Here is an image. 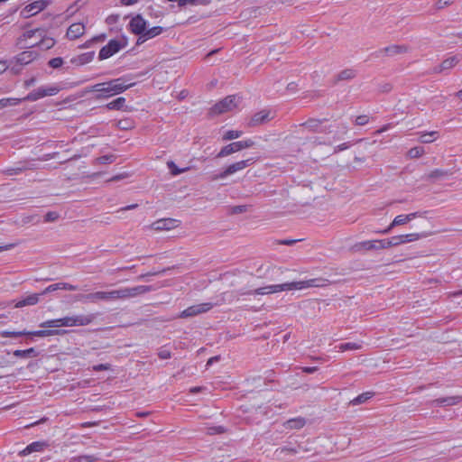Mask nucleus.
<instances>
[{"label":"nucleus","instance_id":"obj_5","mask_svg":"<svg viewBox=\"0 0 462 462\" xmlns=\"http://www.w3.org/2000/svg\"><path fill=\"white\" fill-rule=\"evenodd\" d=\"M254 144V143L251 139L232 143L230 144L224 146L217 153V158L228 156L234 152H239L246 148H250Z\"/></svg>","mask_w":462,"mask_h":462},{"label":"nucleus","instance_id":"obj_34","mask_svg":"<svg viewBox=\"0 0 462 462\" xmlns=\"http://www.w3.org/2000/svg\"><path fill=\"white\" fill-rule=\"evenodd\" d=\"M14 356L16 357H21V358L35 356L36 351L33 347L28 348L25 350H15V351H14Z\"/></svg>","mask_w":462,"mask_h":462},{"label":"nucleus","instance_id":"obj_4","mask_svg":"<svg viewBox=\"0 0 462 462\" xmlns=\"http://www.w3.org/2000/svg\"><path fill=\"white\" fill-rule=\"evenodd\" d=\"M237 99L235 95L226 97L210 108V114L218 116L234 110L237 106Z\"/></svg>","mask_w":462,"mask_h":462},{"label":"nucleus","instance_id":"obj_11","mask_svg":"<svg viewBox=\"0 0 462 462\" xmlns=\"http://www.w3.org/2000/svg\"><path fill=\"white\" fill-rule=\"evenodd\" d=\"M124 47L123 44L117 40H110L108 43L102 47L99 54L98 59L99 60H106L118 52L122 48Z\"/></svg>","mask_w":462,"mask_h":462},{"label":"nucleus","instance_id":"obj_61","mask_svg":"<svg viewBox=\"0 0 462 462\" xmlns=\"http://www.w3.org/2000/svg\"><path fill=\"white\" fill-rule=\"evenodd\" d=\"M158 356L161 359H168L171 357V353L168 350H161Z\"/></svg>","mask_w":462,"mask_h":462},{"label":"nucleus","instance_id":"obj_46","mask_svg":"<svg viewBox=\"0 0 462 462\" xmlns=\"http://www.w3.org/2000/svg\"><path fill=\"white\" fill-rule=\"evenodd\" d=\"M167 165L173 175H178L186 171V169L180 170L173 162H169Z\"/></svg>","mask_w":462,"mask_h":462},{"label":"nucleus","instance_id":"obj_14","mask_svg":"<svg viewBox=\"0 0 462 462\" xmlns=\"http://www.w3.org/2000/svg\"><path fill=\"white\" fill-rule=\"evenodd\" d=\"M129 26L132 32L141 36L146 30V22L141 15H136L131 19Z\"/></svg>","mask_w":462,"mask_h":462},{"label":"nucleus","instance_id":"obj_6","mask_svg":"<svg viewBox=\"0 0 462 462\" xmlns=\"http://www.w3.org/2000/svg\"><path fill=\"white\" fill-rule=\"evenodd\" d=\"M60 90V88L58 86L41 87L29 93L23 99L33 102L45 97L55 96Z\"/></svg>","mask_w":462,"mask_h":462},{"label":"nucleus","instance_id":"obj_18","mask_svg":"<svg viewBox=\"0 0 462 462\" xmlns=\"http://www.w3.org/2000/svg\"><path fill=\"white\" fill-rule=\"evenodd\" d=\"M462 400L461 396H448L438 398L430 402L431 406H454L459 403Z\"/></svg>","mask_w":462,"mask_h":462},{"label":"nucleus","instance_id":"obj_12","mask_svg":"<svg viewBox=\"0 0 462 462\" xmlns=\"http://www.w3.org/2000/svg\"><path fill=\"white\" fill-rule=\"evenodd\" d=\"M49 5V2L46 0H38L30 5H27L22 14L24 17H30L37 14L39 12L44 10Z\"/></svg>","mask_w":462,"mask_h":462},{"label":"nucleus","instance_id":"obj_28","mask_svg":"<svg viewBox=\"0 0 462 462\" xmlns=\"http://www.w3.org/2000/svg\"><path fill=\"white\" fill-rule=\"evenodd\" d=\"M356 71L353 69H346L337 75V80H349L356 77Z\"/></svg>","mask_w":462,"mask_h":462},{"label":"nucleus","instance_id":"obj_63","mask_svg":"<svg viewBox=\"0 0 462 462\" xmlns=\"http://www.w3.org/2000/svg\"><path fill=\"white\" fill-rule=\"evenodd\" d=\"M8 68L9 65L6 60H0V74L4 73Z\"/></svg>","mask_w":462,"mask_h":462},{"label":"nucleus","instance_id":"obj_15","mask_svg":"<svg viewBox=\"0 0 462 462\" xmlns=\"http://www.w3.org/2000/svg\"><path fill=\"white\" fill-rule=\"evenodd\" d=\"M272 118H273V116H271V111L267 110V109H263L260 112L255 113L252 116V118L249 122V125L250 126H257L260 125H263V124L269 122Z\"/></svg>","mask_w":462,"mask_h":462},{"label":"nucleus","instance_id":"obj_31","mask_svg":"<svg viewBox=\"0 0 462 462\" xmlns=\"http://www.w3.org/2000/svg\"><path fill=\"white\" fill-rule=\"evenodd\" d=\"M125 103V98L121 97L106 104V107L109 110H120L124 107Z\"/></svg>","mask_w":462,"mask_h":462},{"label":"nucleus","instance_id":"obj_45","mask_svg":"<svg viewBox=\"0 0 462 462\" xmlns=\"http://www.w3.org/2000/svg\"><path fill=\"white\" fill-rule=\"evenodd\" d=\"M420 236L417 233L402 235L404 243L417 241Z\"/></svg>","mask_w":462,"mask_h":462},{"label":"nucleus","instance_id":"obj_23","mask_svg":"<svg viewBox=\"0 0 462 462\" xmlns=\"http://www.w3.org/2000/svg\"><path fill=\"white\" fill-rule=\"evenodd\" d=\"M95 56L94 51L85 52L82 54H79L74 58L71 59V63L76 64L78 66H81L87 63H89L93 60Z\"/></svg>","mask_w":462,"mask_h":462},{"label":"nucleus","instance_id":"obj_7","mask_svg":"<svg viewBox=\"0 0 462 462\" xmlns=\"http://www.w3.org/2000/svg\"><path fill=\"white\" fill-rule=\"evenodd\" d=\"M80 300L97 302L98 300H117L116 290L110 291H95L88 294H83L79 296Z\"/></svg>","mask_w":462,"mask_h":462},{"label":"nucleus","instance_id":"obj_13","mask_svg":"<svg viewBox=\"0 0 462 462\" xmlns=\"http://www.w3.org/2000/svg\"><path fill=\"white\" fill-rule=\"evenodd\" d=\"M418 212L411 213L408 215H399L394 217L390 226L382 231L383 234H388L394 226L404 225L411 220L414 219L418 216Z\"/></svg>","mask_w":462,"mask_h":462},{"label":"nucleus","instance_id":"obj_20","mask_svg":"<svg viewBox=\"0 0 462 462\" xmlns=\"http://www.w3.org/2000/svg\"><path fill=\"white\" fill-rule=\"evenodd\" d=\"M85 32V25L81 23H72L67 31V37L75 40L82 36Z\"/></svg>","mask_w":462,"mask_h":462},{"label":"nucleus","instance_id":"obj_51","mask_svg":"<svg viewBox=\"0 0 462 462\" xmlns=\"http://www.w3.org/2000/svg\"><path fill=\"white\" fill-rule=\"evenodd\" d=\"M247 211L246 205L235 206L232 208L231 212L233 214H241Z\"/></svg>","mask_w":462,"mask_h":462},{"label":"nucleus","instance_id":"obj_41","mask_svg":"<svg viewBox=\"0 0 462 462\" xmlns=\"http://www.w3.org/2000/svg\"><path fill=\"white\" fill-rule=\"evenodd\" d=\"M437 134H438V132H436V131L425 133L420 135V140L423 143H430L433 142V139L431 137H433Z\"/></svg>","mask_w":462,"mask_h":462},{"label":"nucleus","instance_id":"obj_2","mask_svg":"<svg viewBox=\"0 0 462 462\" xmlns=\"http://www.w3.org/2000/svg\"><path fill=\"white\" fill-rule=\"evenodd\" d=\"M134 83L125 84L123 78L115 79L106 82L97 83L88 88V92H97L96 98H108L112 96L123 93L133 87Z\"/></svg>","mask_w":462,"mask_h":462},{"label":"nucleus","instance_id":"obj_37","mask_svg":"<svg viewBox=\"0 0 462 462\" xmlns=\"http://www.w3.org/2000/svg\"><path fill=\"white\" fill-rule=\"evenodd\" d=\"M424 153L423 147H413L408 151V157L411 159H415L420 157Z\"/></svg>","mask_w":462,"mask_h":462},{"label":"nucleus","instance_id":"obj_36","mask_svg":"<svg viewBox=\"0 0 462 462\" xmlns=\"http://www.w3.org/2000/svg\"><path fill=\"white\" fill-rule=\"evenodd\" d=\"M242 134H243L242 131L229 130V131L226 132L225 134L223 135V140L229 141V140L237 139L240 136H242Z\"/></svg>","mask_w":462,"mask_h":462},{"label":"nucleus","instance_id":"obj_17","mask_svg":"<svg viewBox=\"0 0 462 462\" xmlns=\"http://www.w3.org/2000/svg\"><path fill=\"white\" fill-rule=\"evenodd\" d=\"M38 57V53L32 51H25L14 57V61L20 66L30 64Z\"/></svg>","mask_w":462,"mask_h":462},{"label":"nucleus","instance_id":"obj_55","mask_svg":"<svg viewBox=\"0 0 462 462\" xmlns=\"http://www.w3.org/2000/svg\"><path fill=\"white\" fill-rule=\"evenodd\" d=\"M60 282L59 283H55V284H51L50 286H48L42 292V295L43 294H46V293H49V292H52L54 291H57V290H60Z\"/></svg>","mask_w":462,"mask_h":462},{"label":"nucleus","instance_id":"obj_56","mask_svg":"<svg viewBox=\"0 0 462 462\" xmlns=\"http://www.w3.org/2000/svg\"><path fill=\"white\" fill-rule=\"evenodd\" d=\"M171 268H168V270H170ZM167 271V269H162L161 271H157V272H150V273H144V274H141L140 276H138V280H141V279H143L144 277H147V276H154V275H157V274H160V273H163Z\"/></svg>","mask_w":462,"mask_h":462},{"label":"nucleus","instance_id":"obj_3","mask_svg":"<svg viewBox=\"0 0 462 462\" xmlns=\"http://www.w3.org/2000/svg\"><path fill=\"white\" fill-rule=\"evenodd\" d=\"M96 314H79L60 319H50L40 324L41 328H57L60 327H85L94 322Z\"/></svg>","mask_w":462,"mask_h":462},{"label":"nucleus","instance_id":"obj_57","mask_svg":"<svg viewBox=\"0 0 462 462\" xmlns=\"http://www.w3.org/2000/svg\"><path fill=\"white\" fill-rule=\"evenodd\" d=\"M60 290H66V291H77L78 290V287L75 286V285H72L70 283H67V282H60Z\"/></svg>","mask_w":462,"mask_h":462},{"label":"nucleus","instance_id":"obj_24","mask_svg":"<svg viewBox=\"0 0 462 462\" xmlns=\"http://www.w3.org/2000/svg\"><path fill=\"white\" fill-rule=\"evenodd\" d=\"M305 424H306L305 419L301 418V417H298V418L288 420L284 423V426H285L286 429L299 430V429L303 428Z\"/></svg>","mask_w":462,"mask_h":462},{"label":"nucleus","instance_id":"obj_50","mask_svg":"<svg viewBox=\"0 0 462 462\" xmlns=\"http://www.w3.org/2000/svg\"><path fill=\"white\" fill-rule=\"evenodd\" d=\"M452 4V0H438L435 4L437 9H443Z\"/></svg>","mask_w":462,"mask_h":462},{"label":"nucleus","instance_id":"obj_19","mask_svg":"<svg viewBox=\"0 0 462 462\" xmlns=\"http://www.w3.org/2000/svg\"><path fill=\"white\" fill-rule=\"evenodd\" d=\"M410 51L409 46L405 44H396L385 47L382 50L387 56H396L407 53Z\"/></svg>","mask_w":462,"mask_h":462},{"label":"nucleus","instance_id":"obj_29","mask_svg":"<svg viewBox=\"0 0 462 462\" xmlns=\"http://www.w3.org/2000/svg\"><path fill=\"white\" fill-rule=\"evenodd\" d=\"M363 346L361 343H357V342H347V343H343V344H340L338 346V349L341 351V352H344V351H355V350H360L362 349Z\"/></svg>","mask_w":462,"mask_h":462},{"label":"nucleus","instance_id":"obj_54","mask_svg":"<svg viewBox=\"0 0 462 462\" xmlns=\"http://www.w3.org/2000/svg\"><path fill=\"white\" fill-rule=\"evenodd\" d=\"M28 168L27 167H18V168H12V169H8L5 171V173L7 175H13V174H17L19 172H22L25 170H27Z\"/></svg>","mask_w":462,"mask_h":462},{"label":"nucleus","instance_id":"obj_58","mask_svg":"<svg viewBox=\"0 0 462 462\" xmlns=\"http://www.w3.org/2000/svg\"><path fill=\"white\" fill-rule=\"evenodd\" d=\"M152 227L154 229V230H163V229H166L165 227V223L163 221H157V222H154L152 225Z\"/></svg>","mask_w":462,"mask_h":462},{"label":"nucleus","instance_id":"obj_35","mask_svg":"<svg viewBox=\"0 0 462 462\" xmlns=\"http://www.w3.org/2000/svg\"><path fill=\"white\" fill-rule=\"evenodd\" d=\"M372 396H373L372 393H369V392L364 393L358 395L357 397H356L355 399H353L351 401V404L359 405V404L364 403L366 401H368L370 398H372Z\"/></svg>","mask_w":462,"mask_h":462},{"label":"nucleus","instance_id":"obj_32","mask_svg":"<svg viewBox=\"0 0 462 462\" xmlns=\"http://www.w3.org/2000/svg\"><path fill=\"white\" fill-rule=\"evenodd\" d=\"M458 61L459 59L457 56H452L450 58H448L441 62L440 70L449 69L453 68Z\"/></svg>","mask_w":462,"mask_h":462},{"label":"nucleus","instance_id":"obj_48","mask_svg":"<svg viewBox=\"0 0 462 462\" xmlns=\"http://www.w3.org/2000/svg\"><path fill=\"white\" fill-rule=\"evenodd\" d=\"M320 124V121L319 120H317V119H310L308 120L304 125L311 130H316V128L319 126V125Z\"/></svg>","mask_w":462,"mask_h":462},{"label":"nucleus","instance_id":"obj_16","mask_svg":"<svg viewBox=\"0 0 462 462\" xmlns=\"http://www.w3.org/2000/svg\"><path fill=\"white\" fill-rule=\"evenodd\" d=\"M385 240H368V241H363L356 245V247L357 250H365V251H371V250H382L386 249L387 247H383V245H384Z\"/></svg>","mask_w":462,"mask_h":462},{"label":"nucleus","instance_id":"obj_9","mask_svg":"<svg viewBox=\"0 0 462 462\" xmlns=\"http://www.w3.org/2000/svg\"><path fill=\"white\" fill-rule=\"evenodd\" d=\"M253 163H254L253 159H246V160L234 162V163L230 164L225 171L220 172L218 175L215 176L213 178V180L225 179L229 175H232L237 171H243L244 169L252 165Z\"/></svg>","mask_w":462,"mask_h":462},{"label":"nucleus","instance_id":"obj_27","mask_svg":"<svg viewBox=\"0 0 462 462\" xmlns=\"http://www.w3.org/2000/svg\"><path fill=\"white\" fill-rule=\"evenodd\" d=\"M448 174V172L447 171L436 169V170L431 171L427 175H425L424 179L426 180L434 181L436 180H439V179H441V178L447 176Z\"/></svg>","mask_w":462,"mask_h":462},{"label":"nucleus","instance_id":"obj_38","mask_svg":"<svg viewBox=\"0 0 462 462\" xmlns=\"http://www.w3.org/2000/svg\"><path fill=\"white\" fill-rule=\"evenodd\" d=\"M25 335H27L26 330H23V331H1L0 332V336L2 337H18L25 336Z\"/></svg>","mask_w":462,"mask_h":462},{"label":"nucleus","instance_id":"obj_40","mask_svg":"<svg viewBox=\"0 0 462 462\" xmlns=\"http://www.w3.org/2000/svg\"><path fill=\"white\" fill-rule=\"evenodd\" d=\"M276 454H289V455H294V454H297L298 453V448H292V447H282V448H277L276 451H275Z\"/></svg>","mask_w":462,"mask_h":462},{"label":"nucleus","instance_id":"obj_60","mask_svg":"<svg viewBox=\"0 0 462 462\" xmlns=\"http://www.w3.org/2000/svg\"><path fill=\"white\" fill-rule=\"evenodd\" d=\"M104 39H105V35L104 34L99 35V36H96V37L92 38L89 42H86L83 45V47H88L91 42H98V41H103Z\"/></svg>","mask_w":462,"mask_h":462},{"label":"nucleus","instance_id":"obj_59","mask_svg":"<svg viewBox=\"0 0 462 462\" xmlns=\"http://www.w3.org/2000/svg\"><path fill=\"white\" fill-rule=\"evenodd\" d=\"M110 365L109 364H100L93 366L94 371H105L109 370Z\"/></svg>","mask_w":462,"mask_h":462},{"label":"nucleus","instance_id":"obj_30","mask_svg":"<svg viewBox=\"0 0 462 462\" xmlns=\"http://www.w3.org/2000/svg\"><path fill=\"white\" fill-rule=\"evenodd\" d=\"M384 240H385V242H384V245H383V247H387V248L404 244L402 235L395 236L389 239H384Z\"/></svg>","mask_w":462,"mask_h":462},{"label":"nucleus","instance_id":"obj_49","mask_svg":"<svg viewBox=\"0 0 462 462\" xmlns=\"http://www.w3.org/2000/svg\"><path fill=\"white\" fill-rule=\"evenodd\" d=\"M114 160H115V156L114 155H104V156H101V157L97 159V161L99 163H102V164L111 163V162H114Z\"/></svg>","mask_w":462,"mask_h":462},{"label":"nucleus","instance_id":"obj_39","mask_svg":"<svg viewBox=\"0 0 462 462\" xmlns=\"http://www.w3.org/2000/svg\"><path fill=\"white\" fill-rule=\"evenodd\" d=\"M210 0H179V6H185L187 5H207Z\"/></svg>","mask_w":462,"mask_h":462},{"label":"nucleus","instance_id":"obj_21","mask_svg":"<svg viewBox=\"0 0 462 462\" xmlns=\"http://www.w3.org/2000/svg\"><path fill=\"white\" fill-rule=\"evenodd\" d=\"M162 32V27L154 26L149 30H145L143 35L139 36L137 40V44H141L144 42L147 39L153 38Z\"/></svg>","mask_w":462,"mask_h":462},{"label":"nucleus","instance_id":"obj_10","mask_svg":"<svg viewBox=\"0 0 462 462\" xmlns=\"http://www.w3.org/2000/svg\"><path fill=\"white\" fill-rule=\"evenodd\" d=\"M212 307H213V304L210 302H205V303H200L198 305H193V306H190V307L187 308L186 310H184L178 317L181 318V319L193 317V316L208 311L209 310L212 309Z\"/></svg>","mask_w":462,"mask_h":462},{"label":"nucleus","instance_id":"obj_25","mask_svg":"<svg viewBox=\"0 0 462 462\" xmlns=\"http://www.w3.org/2000/svg\"><path fill=\"white\" fill-rule=\"evenodd\" d=\"M38 301H39V294H31V295L27 296L25 299L17 301L15 303L14 307L22 308V307L29 306V305H35L38 303Z\"/></svg>","mask_w":462,"mask_h":462},{"label":"nucleus","instance_id":"obj_22","mask_svg":"<svg viewBox=\"0 0 462 462\" xmlns=\"http://www.w3.org/2000/svg\"><path fill=\"white\" fill-rule=\"evenodd\" d=\"M65 333H66V330L56 329V328L37 330V331H27V335L40 337L56 336V335H63Z\"/></svg>","mask_w":462,"mask_h":462},{"label":"nucleus","instance_id":"obj_44","mask_svg":"<svg viewBox=\"0 0 462 462\" xmlns=\"http://www.w3.org/2000/svg\"><path fill=\"white\" fill-rule=\"evenodd\" d=\"M63 64V60L60 57L53 58L49 60V65L53 69L60 68Z\"/></svg>","mask_w":462,"mask_h":462},{"label":"nucleus","instance_id":"obj_52","mask_svg":"<svg viewBox=\"0 0 462 462\" xmlns=\"http://www.w3.org/2000/svg\"><path fill=\"white\" fill-rule=\"evenodd\" d=\"M368 116H365V115H362V116H358L356 118V124L357 125H365L368 123Z\"/></svg>","mask_w":462,"mask_h":462},{"label":"nucleus","instance_id":"obj_26","mask_svg":"<svg viewBox=\"0 0 462 462\" xmlns=\"http://www.w3.org/2000/svg\"><path fill=\"white\" fill-rule=\"evenodd\" d=\"M45 443L36 441L27 446L23 450L21 451V455L25 456L32 452H38L43 449Z\"/></svg>","mask_w":462,"mask_h":462},{"label":"nucleus","instance_id":"obj_1","mask_svg":"<svg viewBox=\"0 0 462 462\" xmlns=\"http://www.w3.org/2000/svg\"><path fill=\"white\" fill-rule=\"evenodd\" d=\"M320 279H310L307 281L291 282L281 284H272L257 289H240L236 291L237 295H270L284 291L302 290L310 287H320L323 284Z\"/></svg>","mask_w":462,"mask_h":462},{"label":"nucleus","instance_id":"obj_47","mask_svg":"<svg viewBox=\"0 0 462 462\" xmlns=\"http://www.w3.org/2000/svg\"><path fill=\"white\" fill-rule=\"evenodd\" d=\"M224 432H225V428L222 426L210 427L208 429V434H209V435L221 434Z\"/></svg>","mask_w":462,"mask_h":462},{"label":"nucleus","instance_id":"obj_64","mask_svg":"<svg viewBox=\"0 0 462 462\" xmlns=\"http://www.w3.org/2000/svg\"><path fill=\"white\" fill-rule=\"evenodd\" d=\"M317 370H318V367H317V366H311V367L306 366V367H302V371H303L304 373H307V374H313V373H315Z\"/></svg>","mask_w":462,"mask_h":462},{"label":"nucleus","instance_id":"obj_43","mask_svg":"<svg viewBox=\"0 0 462 462\" xmlns=\"http://www.w3.org/2000/svg\"><path fill=\"white\" fill-rule=\"evenodd\" d=\"M60 217V215L56 211H50L44 216V221L54 222Z\"/></svg>","mask_w":462,"mask_h":462},{"label":"nucleus","instance_id":"obj_33","mask_svg":"<svg viewBox=\"0 0 462 462\" xmlns=\"http://www.w3.org/2000/svg\"><path fill=\"white\" fill-rule=\"evenodd\" d=\"M98 458L94 455H80L71 457L69 462H96Z\"/></svg>","mask_w":462,"mask_h":462},{"label":"nucleus","instance_id":"obj_8","mask_svg":"<svg viewBox=\"0 0 462 462\" xmlns=\"http://www.w3.org/2000/svg\"><path fill=\"white\" fill-rule=\"evenodd\" d=\"M153 288L152 286L140 285L133 288H122L116 290L117 300H125L129 298H134L138 295H142L152 291Z\"/></svg>","mask_w":462,"mask_h":462},{"label":"nucleus","instance_id":"obj_62","mask_svg":"<svg viewBox=\"0 0 462 462\" xmlns=\"http://www.w3.org/2000/svg\"><path fill=\"white\" fill-rule=\"evenodd\" d=\"M11 101H12V99H10V98L0 99V109L4 108L9 105H12Z\"/></svg>","mask_w":462,"mask_h":462},{"label":"nucleus","instance_id":"obj_42","mask_svg":"<svg viewBox=\"0 0 462 462\" xmlns=\"http://www.w3.org/2000/svg\"><path fill=\"white\" fill-rule=\"evenodd\" d=\"M55 42L52 38H45L41 41L39 45L43 49H51L54 45Z\"/></svg>","mask_w":462,"mask_h":462},{"label":"nucleus","instance_id":"obj_53","mask_svg":"<svg viewBox=\"0 0 462 462\" xmlns=\"http://www.w3.org/2000/svg\"><path fill=\"white\" fill-rule=\"evenodd\" d=\"M11 63L13 64L11 66V72H13L14 74L17 75L21 72L22 70V68L23 66H20L19 64H17L15 61H14V59L11 61Z\"/></svg>","mask_w":462,"mask_h":462}]
</instances>
